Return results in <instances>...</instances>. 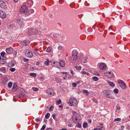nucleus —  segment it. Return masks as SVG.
Masks as SVG:
<instances>
[{"label": "nucleus", "instance_id": "12", "mask_svg": "<svg viewBox=\"0 0 130 130\" xmlns=\"http://www.w3.org/2000/svg\"><path fill=\"white\" fill-rule=\"evenodd\" d=\"M99 68L101 70H104L107 68V66L105 63H102L100 64Z\"/></svg>", "mask_w": 130, "mask_h": 130}, {"label": "nucleus", "instance_id": "26", "mask_svg": "<svg viewBox=\"0 0 130 130\" xmlns=\"http://www.w3.org/2000/svg\"><path fill=\"white\" fill-rule=\"evenodd\" d=\"M50 62L48 59H47L46 61L44 63V64L46 66H48L50 63Z\"/></svg>", "mask_w": 130, "mask_h": 130}, {"label": "nucleus", "instance_id": "31", "mask_svg": "<svg viewBox=\"0 0 130 130\" xmlns=\"http://www.w3.org/2000/svg\"><path fill=\"white\" fill-rule=\"evenodd\" d=\"M83 92V93L86 94V96L88 95V91L86 90H84Z\"/></svg>", "mask_w": 130, "mask_h": 130}, {"label": "nucleus", "instance_id": "51", "mask_svg": "<svg viewBox=\"0 0 130 130\" xmlns=\"http://www.w3.org/2000/svg\"><path fill=\"white\" fill-rule=\"evenodd\" d=\"M76 126L80 128L81 126V124H77Z\"/></svg>", "mask_w": 130, "mask_h": 130}, {"label": "nucleus", "instance_id": "30", "mask_svg": "<svg viewBox=\"0 0 130 130\" xmlns=\"http://www.w3.org/2000/svg\"><path fill=\"white\" fill-rule=\"evenodd\" d=\"M50 113H47L45 115V118L46 119H48L50 116Z\"/></svg>", "mask_w": 130, "mask_h": 130}, {"label": "nucleus", "instance_id": "60", "mask_svg": "<svg viewBox=\"0 0 130 130\" xmlns=\"http://www.w3.org/2000/svg\"><path fill=\"white\" fill-rule=\"evenodd\" d=\"M87 121H88V123H89L90 124L91 123V120H87Z\"/></svg>", "mask_w": 130, "mask_h": 130}, {"label": "nucleus", "instance_id": "7", "mask_svg": "<svg viewBox=\"0 0 130 130\" xmlns=\"http://www.w3.org/2000/svg\"><path fill=\"white\" fill-rule=\"evenodd\" d=\"M112 92V91L111 90H105L103 91V93L105 95L109 98H111V96H108L109 95L110 93Z\"/></svg>", "mask_w": 130, "mask_h": 130}, {"label": "nucleus", "instance_id": "45", "mask_svg": "<svg viewBox=\"0 0 130 130\" xmlns=\"http://www.w3.org/2000/svg\"><path fill=\"white\" fill-rule=\"evenodd\" d=\"M5 54L4 52H2L1 53V55L2 57H3Z\"/></svg>", "mask_w": 130, "mask_h": 130}, {"label": "nucleus", "instance_id": "19", "mask_svg": "<svg viewBox=\"0 0 130 130\" xmlns=\"http://www.w3.org/2000/svg\"><path fill=\"white\" fill-rule=\"evenodd\" d=\"M28 34L29 36H31L34 34L33 30L32 29H30L28 30Z\"/></svg>", "mask_w": 130, "mask_h": 130}, {"label": "nucleus", "instance_id": "9", "mask_svg": "<svg viewBox=\"0 0 130 130\" xmlns=\"http://www.w3.org/2000/svg\"><path fill=\"white\" fill-rule=\"evenodd\" d=\"M46 92L49 96H52L54 95V91L52 89H48L47 90Z\"/></svg>", "mask_w": 130, "mask_h": 130}, {"label": "nucleus", "instance_id": "10", "mask_svg": "<svg viewBox=\"0 0 130 130\" xmlns=\"http://www.w3.org/2000/svg\"><path fill=\"white\" fill-rule=\"evenodd\" d=\"M81 62L83 63H85L87 62L88 60V59L86 55H83L81 58Z\"/></svg>", "mask_w": 130, "mask_h": 130}, {"label": "nucleus", "instance_id": "34", "mask_svg": "<svg viewBox=\"0 0 130 130\" xmlns=\"http://www.w3.org/2000/svg\"><path fill=\"white\" fill-rule=\"evenodd\" d=\"M113 92L117 94L118 93L119 90L117 89L116 88L113 90Z\"/></svg>", "mask_w": 130, "mask_h": 130}, {"label": "nucleus", "instance_id": "59", "mask_svg": "<svg viewBox=\"0 0 130 130\" xmlns=\"http://www.w3.org/2000/svg\"><path fill=\"white\" fill-rule=\"evenodd\" d=\"M108 29L109 30V31H110V33L111 32V30H112V28H111V27H109V28H108Z\"/></svg>", "mask_w": 130, "mask_h": 130}, {"label": "nucleus", "instance_id": "37", "mask_svg": "<svg viewBox=\"0 0 130 130\" xmlns=\"http://www.w3.org/2000/svg\"><path fill=\"white\" fill-rule=\"evenodd\" d=\"M24 92H25V91L24 90H23V89L22 88H20L19 93H24Z\"/></svg>", "mask_w": 130, "mask_h": 130}, {"label": "nucleus", "instance_id": "42", "mask_svg": "<svg viewBox=\"0 0 130 130\" xmlns=\"http://www.w3.org/2000/svg\"><path fill=\"white\" fill-rule=\"evenodd\" d=\"M46 125H45L44 124L43 125L42 127L41 128L40 130H44L45 128Z\"/></svg>", "mask_w": 130, "mask_h": 130}, {"label": "nucleus", "instance_id": "22", "mask_svg": "<svg viewBox=\"0 0 130 130\" xmlns=\"http://www.w3.org/2000/svg\"><path fill=\"white\" fill-rule=\"evenodd\" d=\"M8 80V78L7 77H5L3 79V83L4 84H6L7 83Z\"/></svg>", "mask_w": 130, "mask_h": 130}, {"label": "nucleus", "instance_id": "23", "mask_svg": "<svg viewBox=\"0 0 130 130\" xmlns=\"http://www.w3.org/2000/svg\"><path fill=\"white\" fill-rule=\"evenodd\" d=\"M77 116H72V120L74 122L76 123V122H77Z\"/></svg>", "mask_w": 130, "mask_h": 130}, {"label": "nucleus", "instance_id": "4", "mask_svg": "<svg viewBox=\"0 0 130 130\" xmlns=\"http://www.w3.org/2000/svg\"><path fill=\"white\" fill-rule=\"evenodd\" d=\"M28 7L25 5H23L22 6L20 9V12L22 13H25L26 15V13L27 12Z\"/></svg>", "mask_w": 130, "mask_h": 130}, {"label": "nucleus", "instance_id": "47", "mask_svg": "<svg viewBox=\"0 0 130 130\" xmlns=\"http://www.w3.org/2000/svg\"><path fill=\"white\" fill-rule=\"evenodd\" d=\"M75 68H76L77 70H79L81 69V67L80 66H79L78 67H76Z\"/></svg>", "mask_w": 130, "mask_h": 130}, {"label": "nucleus", "instance_id": "5", "mask_svg": "<svg viewBox=\"0 0 130 130\" xmlns=\"http://www.w3.org/2000/svg\"><path fill=\"white\" fill-rule=\"evenodd\" d=\"M104 75L108 78H112L114 77L113 73L111 72H106L104 73Z\"/></svg>", "mask_w": 130, "mask_h": 130}, {"label": "nucleus", "instance_id": "53", "mask_svg": "<svg viewBox=\"0 0 130 130\" xmlns=\"http://www.w3.org/2000/svg\"><path fill=\"white\" fill-rule=\"evenodd\" d=\"M35 34H38V33H39L38 32V31L37 30V29H35Z\"/></svg>", "mask_w": 130, "mask_h": 130}, {"label": "nucleus", "instance_id": "38", "mask_svg": "<svg viewBox=\"0 0 130 130\" xmlns=\"http://www.w3.org/2000/svg\"><path fill=\"white\" fill-rule=\"evenodd\" d=\"M61 100L60 99H59L58 101H57L56 102V104L57 105H58L61 103Z\"/></svg>", "mask_w": 130, "mask_h": 130}, {"label": "nucleus", "instance_id": "29", "mask_svg": "<svg viewBox=\"0 0 130 130\" xmlns=\"http://www.w3.org/2000/svg\"><path fill=\"white\" fill-rule=\"evenodd\" d=\"M54 66L56 67H58V65L59 64V63L57 62H54Z\"/></svg>", "mask_w": 130, "mask_h": 130}, {"label": "nucleus", "instance_id": "11", "mask_svg": "<svg viewBox=\"0 0 130 130\" xmlns=\"http://www.w3.org/2000/svg\"><path fill=\"white\" fill-rule=\"evenodd\" d=\"M30 42L27 40H25L21 42V44L23 46H26L29 44Z\"/></svg>", "mask_w": 130, "mask_h": 130}, {"label": "nucleus", "instance_id": "46", "mask_svg": "<svg viewBox=\"0 0 130 130\" xmlns=\"http://www.w3.org/2000/svg\"><path fill=\"white\" fill-rule=\"evenodd\" d=\"M72 86L74 87H76L77 86V84L76 83H73L72 84Z\"/></svg>", "mask_w": 130, "mask_h": 130}, {"label": "nucleus", "instance_id": "18", "mask_svg": "<svg viewBox=\"0 0 130 130\" xmlns=\"http://www.w3.org/2000/svg\"><path fill=\"white\" fill-rule=\"evenodd\" d=\"M14 61H11L8 63V66L9 67H13L14 66Z\"/></svg>", "mask_w": 130, "mask_h": 130}, {"label": "nucleus", "instance_id": "48", "mask_svg": "<svg viewBox=\"0 0 130 130\" xmlns=\"http://www.w3.org/2000/svg\"><path fill=\"white\" fill-rule=\"evenodd\" d=\"M53 109H54V107L53 106H51L49 109L50 111H52Z\"/></svg>", "mask_w": 130, "mask_h": 130}, {"label": "nucleus", "instance_id": "21", "mask_svg": "<svg viewBox=\"0 0 130 130\" xmlns=\"http://www.w3.org/2000/svg\"><path fill=\"white\" fill-rule=\"evenodd\" d=\"M34 12V10L33 9H31L29 11L27 12L26 13V15H29L32 13H33Z\"/></svg>", "mask_w": 130, "mask_h": 130}, {"label": "nucleus", "instance_id": "20", "mask_svg": "<svg viewBox=\"0 0 130 130\" xmlns=\"http://www.w3.org/2000/svg\"><path fill=\"white\" fill-rule=\"evenodd\" d=\"M60 66L62 67H64L65 66V63L63 61H61L59 63Z\"/></svg>", "mask_w": 130, "mask_h": 130}, {"label": "nucleus", "instance_id": "27", "mask_svg": "<svg viewBox=\"0 0 130 130\" xmlns=\"http://www.w3.org/2000/svg\"><path fill=\"white\" fill-rule=\"evenodd\" d=\"M52 50V48L50 47H48L47 48L46 50V52H47L49 53Z\"/></svg>", "mask_w": 130, "mask_h": 130}, {"label": "nucleus", "instance_id": "41", "mask_svg": "<svg viewBox=\"0 0 130 130\" xmlns=\"http://www.w3.org/2000/svg\"><path fill=\"white\" fill-rule=\"evenodd\" d=\"M121 120V119L120 118H117L115 119L114 120V122H116L117 121H120Z\"/></svg>", "mask_w": 130, "mask_h": 130}, {"label": "nucleus", "instance_id": "14", "mask_svg": "<svg viewBox=\"0 0 130 130\" xmlns=\"http://www.w3.org/2000/svg\"><path fill=\"white\" fill-rule=\"evenodd\" d=\"M6 16V14L5 12L3 10H0V17L2 18H5Z\"/></svg>", "mask_w": 130, "mask_h": 130}, {"label": "nucleus", "instance_id": "63", "mask_svg": "<svg viewBox=\"0 0 130 130\" xmlns=\"http://www.w3.org/2000/svg\"><path fill=\"white\" fill-rule=\"evenodd\" d=\"M80 83V81H77L76 82V84H77V85L78 84H79Z\"/></svg>", "mask_w": 130, "mask_h": 130}, {"label": "nucleus", "instance_id": "15", "mask_svg": "<svg viewBox=\"0 0 130 130\" xmlns=\"http://www.w3.org/2000/svg\"><path fill=\"white\" fill-rule=\"evenodd\" d=\"M26 4L29 7H30L33 4V2L31 0H28L26 2Z\"/></svg>", "mask_w": 130, "mask_h": 130}, {"label": "nucleus", "instance_id": "64", "mask_svg": "<svg viewBox=\"0 0 130 130\" xmlns=\"http://www.w3.org/2000/svg\"><path fill=\"white\" fill-rule=\"evenodd\" d=\"M127 129H130V126L129 125L127 126Z\"/></svg>", "mask_w": 130, "mask_h": 130}, {"label": "nucleus", "instance_id": "8", "mask_svg": "<svg viewBox=\"0 0 130 130\" xmlns=\"http://www.w3.org/2000/svg\"><path fill=\"white\" fill-rule=\"evenodd\" d=\"M0 7L2 8L5 9L7 8V5L6 4L2 1H0Z\"/></svg>", "mask_w": 130, "mask_h": 130}, {"label": "nucleus", "instance_id": "13", "mask_svg": "<svg viewBox=\"0 0 130 130\" xmlns=\"http://www.w3.org/2000/svg\"><path fill=\"white\" fill-rule=\"evenodd\" d=\"M6 53L8 54H11L13 52V50L11 47L7 48L6 50Z\"/></svg>", "mask_w": 130, "mask_h": 130}, {"label": "nucleus", "instance_id": "33", "mask_svg": "<svg viewBox=\"0 0 130 130\" xmlns=\"http://www.w3.org/2000/svg\"><path fill=\"white\" fill-rule=\"evenodd\" d=\"M12 83L11 82H9L8 84V87L9 88H11L12 86Z\"/></svg>", "mask_w": 130, "mask_h": 130}, {"label": "nucleus", "instance_id": "56", "mask_svg": "<svg viewBox=\"0 0 130 130\" xmlns=\"http://www.w3.org/2000/svg\"><path fill=\"white\" fill-rule=\"evenodd\" d=\"M58 48L59 50H61L62 48V47L61 46H59L58 47Z\"/></svg>", "mask_w": 130, "mask_h": 130}, {"label": "nucleus", "instance_id": "43", "mask_svg": "<svg viewBox=\"0 0 130 130\" xmlns=\"http://www.w3.org/2000/svg\"><path fill=\"white\" fill-rule=\"evenodd\" d=\"M72 113H73V116H77V113L75 111H72Z\"/></svg>", "mask_w": 130, "mask_h": 130}, {"label": "nucleus", "instance_id": "49", "mask_svg": "<svg viewBox=\"0 0 130 130\" xmlns=\"http://www.w3.org/2000/svg\"><path fill=\"white\" fill-rule=\"evenodd\" d=\"M2 60H3V61H1L0 62L2 64H4V62H5V60L3 59H2Z\"/></svg>", "mask_w": 130, "mask_h": 130}, {"label": "nucleus", "instance_id": "16", "mask_svg": "<svg viewBox=\"0 0 130 130\" xmlns=\"http://www.w3.org/2000/svg\"><path fill=\"white\" fill-rule=\"evenodd\" d=\"M17 21L19 25H22L23 24V21H24V20L22 18H18Z\"/></svg>", "mask_w": 130, "mask_h": 130}, {"label": "nucleus", "instance_id": "17", "mask_svg": "<svg viewBox=\"0 0 130 130\" xmlns=\"http://www.w3.org/2000/svg\"><path fill=\"white\" fill-rule=\"evenodd\" d=\"M17 88L18 86L16 84V83H14L12 89V90L14 91H16L17 89Z\"/></svg>", "mask_w": 130, "mask_h": 130}, {"label": "nucleus", "instance_id": "35", "mask_svg": "<svg viewBox=\"0 0 130 130\" xmlns=\"http://www.w3.org/2000/svg\"><path fill=\"white\" fill-rule=\"evenodd\" d=\"M94 81H97L98 80V78L96 76H94L92 77Z\"/></svg>", "mask_w": 130, "mask_h": 130}, {"label": "nucleus", "instance_id": "32", "mask_svg": "<svg viewBox=\"0 0 130 130\" xmlns=\"http://www.w3.org/2000/svg\"><path fill=\"white\" fill-rule=\"evenodd\" d=\"M30 75L34 77H35L36 76V74L35 73H31L30 74Z\"/></svg>", "mask_w": 130, "mask_h": 130}, {"label": "nucleus", "instance_id": "1", "mask_svg": "<svg viewBox=\"0 0 130 130\" xmlns=\"http://www.w3.org/2000/svg\"><path fill=\"white\" fill-rule=\"evenodd\" d=\"M68 103L71 106L76 105L78 104L76 99L74 97H70Z\"/></svg>", "mask_w": 130, "mask_h": 130}, {"label": "nucleus", "instance_id": "52", "mask_svg": "<svg viewBox=\"0 0 130 130\" xmlns=\"http://www.w3.org/2000/svg\"><path fill=\"white\" fill-rule=\"evenodd\" d=\"M56 116V115L55 113L53 114L52 115V117L54 119H55V118Z\"/></svg>", "mask_w": 130, "mask_h": 130}, {"label": "nucleus", "instance_id": "55", "mask_svg": "<svg viewBox=\"0 0 130 130\" xmlns=\"http://www.w3.org/2000/svg\"><path fill=\"white\" fill-rule=\"evenodd\" d=\"M36 121L37 122H38L40 120L39 119V118H38L36 119Z\"/></svg>", "mask_w": 130, "mask_h": 130}, {"label": "nucleus", "instance_id": "40", "mask_svg": "<svg viewBox=\"0 0 130 130\" xmlns=\"http://www.w3.org/2000/svg\"><path fill=\"white\" fill-rule=\"evenodd\" d=\"M17 96L19 98H21L24 96V95L20 94L18 95Z\"/></svg>", "mask_w": 130, "mask_h": 130}, {"label": "nucleus", "instance_id": "3", "mask_svg": "<svg viewBox=\"0 0 130 130\" xmlns=\"http://www.w3.org/2000/svg\"><path fill=\"white\" fill-rule=\"evenodd\" d=\"M78 52L76 50H73L72 52V58L73 61H75L77 58L78 56L77 55Z\"/></svg>", "mask_w": 130, "mask_h": 130}, {"label": "nucleus", "instance_id": "62", "mask_svg": "<svg viewBox=\"0 0 130 130\" xmlns=\"http://www.w3.org/2000/svg\"><path fill=\"white\" fill-rule=\"evenodd\" d=\"M52 128H48L46 129L45 130H52Z\"/></svg>", "mask_w": 130, "mask_h": 130}, {"label": "nucleus", "instance_id": "6", "mask_svg": "<svg viewBox=\"0 0 130 130\" xmlns=\"http://www.w3.org/2000/svg\"><path fill=\"white\" fill-rule=\"evenodd\" d=\"M25 55L27 57L31 58L32 57L33 54L32 52L29 50H27L25 53Z\"/></svg>", "mask_w": 130, "mask_h": 130}, {"label": "nucleus", "instance_id": "2", "mask_svg": "<svg viewBox=\"0 0 130 130\" xmlns=\"http://www.w3.org/2000/svg\"><path fill=\"white\" fill-rule=\"evenodd\" d=\"M118 83L120 87L123 89H125L126 88V86L125 83L121 80H118Z\"/></svg>", "mask_w": 130, "mask_h": 130}, {"label": "nucleus", "instance_id": "24", "mask_svg": "<svg viewBox=\"0 0 130 130\" xmlns=\"http://www.w3.org/2000/svg\"><path fill=\"white\" fill-rule=\"evenodd\" d=\"M107 82L108 83L109 85L110 86L113 87L115 86V84L113 82H110L109 81H107Z\"/></svg>", "mask_w": 130, "mask_h": 130}, {"label": "nucleus", "instance_id": "54", "mask_svg": "<svg viewBox=\"0 0 130 130\" xmlns=\"http://www.w3.org/2000/svg\"><path fill=\"white\" fill-rule=\"evenodd\" d=\"M116 107L117 108V110H119L120 109V107L118 106H116Z\"/></svg>", "mask_w": 130, "mask_h": 130}, {"label": "nucleus", "instance_id": "36", "mask_svg": "<svg viewBox=\"0 0 130 130\" xmlns=\"http://www.w3.org/2000/svg\"><path fill=\"white\" fill-rule=\"evenodd\" d=\"M87 123L86 122H84L83 125V127L84 128H86L87 126Z\"/></svg>", "mask_w": 130, "mask_h": 130}, {"label": "nucleus", "instance_id": "25", "mask_svg": "<svg viewBox=\"0 0 130 130\" xmlns=\"http://www.w3.org/2000/svg\"><path fill=\"white\" fill-rule=\"evenodd\" d=\"M0 70L4 73H5L6 71V69L5 67H2L0 69Z\"/></svg>", "mask_w": 130, "mask_h": 130}, {"label": "nucleus", "instance_id": "28", "mask_svg": "<svg viewBox=\"0 0 130 130\" xmlns=\"http://www.w3.org/2000/svg\"><path fill=\"white\" fill-rule=\"evenodd\" d=\"M31 90L35 91H37L39 90V89L37 88L33 87L31 88Z\"/></svg>", "mask_w": 130, "mask_h": 130}, {"label": "nucleus", "instance_id": "44", "mask_svg": "<svg viewBox=\"0 0 130 130\" xmlns=\"http://www.w3.org/2000/svg\"><path fill=\"white\" fill-rule=\"evenodd\" d=\"M10 71L12 72H13L15 70V69L14 68H12L10 69Z\"/></svg>", "mask_w": 130, "mask_h": 130}, {"label": "nucleus", "instance_id": "61", "mask_svg": "<svg viewBox=\"0 0 130 130\" xmlns=\"http://www.w3.org/2000/svg\"><path fill=\"white\" fill-rule=\"evenodd\" d=\"M44 55V53H40V54H39V55L40 56H43Z\"/></svg>", "mask_w": 130, "mask_h": 130}, {"label": "nucleus", "instance_id": "57", "mask_svg": "<svg viewBox=\"0 0 130 130\" xmlns=\"http://www.w3.org/2000/svg\"><path fill=\"white\" fill-rule=\"evenodd\" d=\"M17 51H14V55H15L16 56L17 54Z\"/></svg>", "mask_w": 130, "mask_h": 130}, {"label": "nucleus", "instance_id": "39", "mask_svg": "<svg viewBox=\"0 0 130 130\" xmlns=\"http://www.w3.org/2000/svg\"><path fill=\"white\" fill-rule=\"evenodd\" d=\"M55 80L57 83H60L61 81V80L58 78H56Z\"/></svg>", "mask_w": 130, "mask_h": 130}, {"label": "nucleus", "instance_id": "50", "mask_svg": "<svg viewBox=\"0 0 130 130\" xmlns=\"http://www.w3.org/2000/svg\"><path fill=\"white\" fill-rule=\"evenodd\" d=\"M23 60L25 62H26L28 60V59L25 58H24L23 59Z\"/></svg>", "mask_w": 130, "mask_h": 130}, {"label": "nucleus", "instance_id": "58", "mask_svg": "<svg viewBox=\"0 0 130 130\" xmlns=\"http://www.w3.org/2000/svg\"><path fill=\"white\" fill-rule=\"evenodd\" d=\"M82 73L83 74H86V72L85 71H82Z\"/></svg>", "mask_w": 130, "mask_h": 130}]
</instances>
